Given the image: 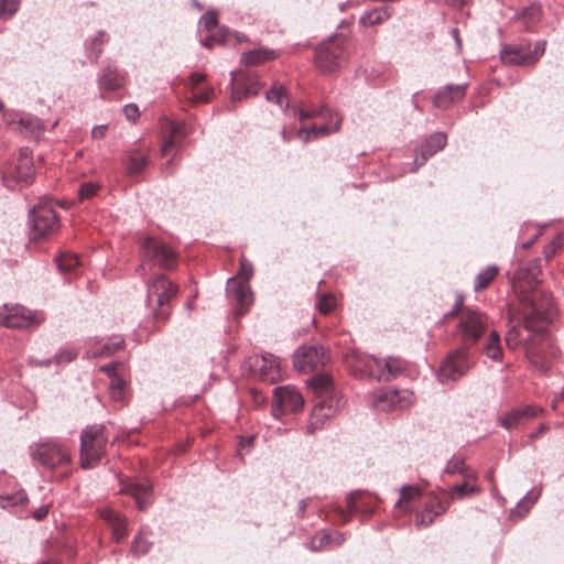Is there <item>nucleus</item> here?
Wrapping results in <instances>:
<instances>
[{"mask_svg": "<svg viewBox=\"0 0 564 564\" xmlns=\"http://www.w3.org/2000/svg\"><path fill=\"white\" fill-rule=\"evenodd\" d=\"M108 41V35L104 31H99L98 34L90 41L86 43V48L88 51V57L93 62H97L98 57L102 52V45Z\"/></svg>", "mask_w": 564, "mask_h": 564, "instance_id": "nucleus-39", "label": "nucleus"}, {"mask_svg": "<svg viewBox=\"0 0 564 564\" xmlns=\"http://www.w3.org/2000/svg\"><path fill=\"white\" fill-rule=\"evenodd\" d=\"M466 468L464 459L459 457H453L447 462L445 473L447 474H460Z\"/></svg>", "mask_w": 564, "mask_h": 564, "instance_id": "nucleus-52", "label": "nucleus"}, {"mask_svg": "<svg viewBox=\"0 0 564 564\" xmlns=\"http://www.w3.org/2000/svg\"><path fill=\"white\" fill-rule=\"evenodd\" d=\"M276 53L273 50L256 48L246 52L241 55V63L246 66H257L269 61H273L276 57Z\"/></svg>", "mask_w": 564, "mask_h": 564, "instance_id": "nucleus-30", "label": "nucleus"}, {"mask_svg": "<svg viewBox=\"0 0 564 564\" xmlns=\"http://www.w3.org/2000/svg\"><path fill=\"white\" fill-rule=\"evenodd\" d=\"M143 251L145 259L154 262L161 268L171 269L176 262V254L174 251L153 238L144 239Z\"/></svg>", "mask_w": 564, "mask_h": 564, "instance_id": "nucleus-15", "label": "nucleus"}, {"mask_svg": "<svg viewBox=\"0 0 564 564\" xmlns=\"http://www.w3.org/2000/svg\"><path fill=\"white\" fill-rule=\"evenodd\" d=\"M56 264L61 272H69L79 264V259L73 253H62L56 259Z\"/></svg>", "mask_w": 564, "mask_h": 564, "instance_id": "nucleus-43", "label": "nucleus"}, {"mask_svg": "<svg viewBox=\"0 0 564 564\" xmlns=\"http://www.w3.org/2000/svg\"><path fill=\"white\" fill-rule=\"evenodd\" d=\"M480 491V487L476 484L462 482L453 486L448 492L453 499H463L466 496L479 494Z\"/></svg>", "mask_w": 564, "mask_h": 564, "instance_id": "nucleus-41", "label": "nucleus"}, {"mask_svg": "<svg viewBox=\"0 0 564 564\" xmlns=\"http://www.w3.org/2000/svg\"><path fill=\"white\" fill-rule=\"evenodd\" d=\"M178 292L177 285L165 275H158L148 284L147 305L158 321H165L171 312L170 302Z\"/></svg>", "mask_w": 564, "mask_h": 564, "instance_id": "nucleus-2", "label": "nucleus"}, {"mask_svg": "<svg viewBox=\"0 0 564 564\" xmlns=\"http://www.w3.org/2000/svg\"><path fill=\"white\" fill-rule=\"evenodd\" d=\"M126 381L119 376L112 377L109 383L110 397L116 401H121L124 398Z\"/></svg>", "mask_w": 564, "mask_h": 564, "instance_id": "nucleus-44", "label": "nucleus"}, {"mask_svg": "<svg viewBox=\"0 0 564 564\" xmlns=\"http://www.w3.org/2000/svg\"><path fill=\"white\" fill-rule=\"evenodd\" d=\"M202 22L207 30H212L217 24V15L214 12H207L202 17Z\"/></svg>", "mask_w": 564, "mask_h": 564, "instance_id": "nucleus-58", "label": "nucleus"}, {"mask_svg": "<svg viewBox=\"0 0 564 564\" xmlns=\"http://www.w3.org/2000/svg\"><path fill=\"white\" fill-rule=\"evenodd\" d=\"M332 541V535L324 532L319 536L314 538L312 543L314 544V550H318L322 549L323 546L330 544Z\"/></svg>", "mask_w": 564, "mask_h": 564, "instance_id": "nucleus-55", "label": "nucleus"}, {"mask_svg": "<svg viewBox=\"0 0 564 564\" xmlns=\"http://www.w3.org/2000/svg\"><path fill=\"white\" fill-rule=\"evenodd\" d=\"M328 357L322 346L311 345L300 347L294 356V368L300 372H311L327 362Z\"/></svg>", "mask_w": 564, "mask_h": 564, "instance_id": "nucleus-12", "label": "nucleus"}, {"mask_svg": "<svg viewBox=\"0 0 564 564\" xmlns=\"http://www.w3.org/2000/svg\"><path fill=\"white\" fill-rule=\"evenodd\" d=\"M106 131H107L106 124L96 126L91 130V135L94 139H102L106 135Z\"/></svg>", "mask_w": 564, "mask_h": 564, "instance_id": "nucleus-63", "label": "nucleus"}, {"mask_svg": "<svg viewBox=\"0 0 564 564\" xmlns=\"http://www.w3.org/2000/svg\"><path fill=\"white\" fill-rule=\"evenodd\" d=\"M0 173L4 185L13 188L15 185H29L35 174L33 159L28 149L20 151L18 158L12 162L4 163Z\"/></svg>", "mask_w": 564, "mask_h": 564, "instance_id": "nucleus-5", "label": "nucleus"}, {"mask_svg": "<svg viewBox=\"0 0 564 564\" xmlns=\"http://www.w3.org/2000/svg\"><path fill=\"white\" fill-rule=\"evenodd\" d=\"M391 15V10L389 8H380V9H373L369 12H366L361 19L360 22L365 25H375L382 23L389 17Z\"/></svg>", "mask_w": 564, "mask_h": 564, "instance_id": "nucleus-40", "label": "nucleus"}, {"mask_svg": "<svg viewBox=\"0 0 564 564\" xmlns=\"http://www.w3.org/2000/svg\"><path fill=\"white\" fill-rule=\"evenodd\" d=\"M98 191V185L89 182L84 183L80 188L78 189V197L79 200L88 199L93 197Z\"/></svg>", "mask_w": 564, "mask_h": 564, "instance_id": "nucleus-53", "label": "nucleus"}, {"mask_svg": "<svg viewBox=\"0 0 564 564\" xmlns=\"http://www.w3.org/2000/svg\"><path fill=\"white\" fill-rule=\"evenodd\" d=\"M535 499H530L529 497H524L517 506V508L520 510L524 508V511L528 512V510L532 507V505L535 502Z\"/></svg>", "mask_w": 564, "mask_h": 564, "instance_id": "nucleus-64", "label": "nucleus"}, {"mask_svg": "<svg viewBox=\"0 0 564 564\" xmlns=\"http://www.w3.org/2000/svg\"><path fill=\"white\" fill-rule=\"evenodd\" d=\"M78 355V351L73 348H64L58 354L55 355L56 364H65L74 360Z\"/></svg>", "mask_w": 564, "mask_h": 564, "instance_id": "nucleus-51", "label": "nucleus"}, {"mask_svg": "<svg viewBox=\"0 0 564 564\" xmlns=\"http://www.w3.org/2000/svg\"><path fill=\"white\" fill-rule=\"evenodd\" d=\"M486 356L495 361H501L503 357L500 336L496 330H492L486 339L484 346Z\"/></svg>", "mask_w": 564, "mask_h": 564, "instance_id": "nucleus-31", "label": "nucleus"}, {"mask_svg": "<svg viewBox=\"0 0 564 564\" xmlns=\"http://www.w3.org/2000/svg\"><path fill=\"white\" fill-rule=\"evenodd\" d=\"M541 411L535 405H523L506 413L505 416L499 419V422L505 429L511 430L522 424L525 420L538 416Z\"/></svg>", "mask_w": 564, "mask_h": 564, "instance_id": "nucleus-19", "label": "nucleus"}, {"mask_svg": "<svg viewBox=\"0 0 564 564\" xmlns=\"http://www.w3.org/2000/svg\"><path fill=\"white\" fill-rule=\"evenodd\" d=\"M463 304H464V297H463V295L458 294L457 297H456V302L454 304V307L445 316L448 317V316H454L455 314H457L462 310Z\"/></svg>", "mask_w": 564, "mask_h": 564, "instance_id": "nucleus-62", "label": "nucleus"}, {"mask_svg": "<svg viewBox=\"0 0 564 564\" xmlns=\"http://www.w3.org/2000/svg\"><path fill=\"white\" fill-rule=\"evenodd\" d=\"M260 378L269 383H274L282 378L281 375V360L271 355L261 356V365L259 366Z\"/></svg>", "mask_w": 564, "mask_h": 564, "instance_id": "nucleus-22", "label": "nucleus"}, {"mask_svg": "<svg viewBox=\"0 0 564 564\" xmlns=\"http://www.w3.org/2000/svg\"><path fill=\"white\" fill-rule=\"evenodd\" d=\"M336 306V299L332 294L323 295L316 304L322 314L330 313Z\"/></svg>", "mask_w": 564, "mask_h": 564, "instance_id": "nucleus-48", "label": "nucleus"}, {"mask_svg": "<svg viewBox=\"0 0 564 564\" xmlns=\"http://www.w3.org/2000/svg\"><path fill=\"white\" fill-rule=\"evenodd\" d=\"M522 327L520 325L519 321H516L513 317L510 316L509 318V328L506 333V344L510 349H516L520 345H524L527 357L530 359V361L536 366H539L538 356L535 355V351L533 347L531 346L529 339L522 337L521 335Z\"/></svg>", "mask_w": 564, "mask_h": 564, "instance_id": "nucleus-17", "label": "nucleus"}, {"mask_svg": "<svg viewBox=\"0 0 564 564\" xmlns=\"http://www.w3.org/2000/svg\"><path fill=\"white\" fill-rule=\"evenodd\" d=\"M253 275V267L250 262H248L245 258L240 260V269H239V276L241 278L240 281H249L250 278Z\"/></svg>", "mask_w": 564, "mask_h": 564, "instance_id": "nucleus-54", "label": "nucleus"}, {"mask_svg": "<svg viewBox=\"0 0 564 564\" xmlns=\"http://www.w3.org/2000/svg\"><path fill=\"white\" fill-rule=\"evenodd\" d=\"M401 498L395 502V506H400L402 501H410L421 495V490L416 486H403L401 488Z\"/></svg>", "mask_w": 564, "mask_h": 564, "instance_id": "nucleus-49", "label": "nucleus"}, {"mask_svg": "<svg viewBox=\"0 0 564 564\" xmlns=\"http://www.w3.org/2000/svg\"><path fill=\"white\" fill-rule=\"evenodd\" d=\"M151 546V542L143 536V531L135 535L131 544V553L134 555L145 554Z\"/></svg>", "mask_w": 564, "mask_h": 564, "instance_id": "nucleus-45", "label": "nucleus"}, {"mask_svg": "<svg viewBox=\"0 0 564 564\" xmlns=\"http://www.w3.org/2000/svg\"><path fill=\"white\" fill-rule=\"evenodd\" d=\"M265 98L270 102H275L279 106H283L284 101L288 106L284 88L282 86L274 85L270 90L267 91Z\"/></svg>", "mask_w": 564, "mask_h": 564, "instance_id": "nucleus-46", "label": "nucleus"}, {"mask_svg": "<svg viewBox=\"0 0 564 564\" xmlns=\"http://www.w3.org/2000/svg\"><path fill=\"white\" fill-rule=\"evenodd\" d=\"M99 516L111 527L116 542H120L127 536V519L119 512L111 509H101Z\"/></svg>", "mask_w": 564, "mask_h": 564, "instance_id": "nucleus-23", "label": "nucleus"}, {"mask_svg": "<svg viewBox=\"0 0 564 564\" xmlns=\"http://www.w3.org/2000/svg\"><path fill=\"white\" fill-rule=\"evenodd\" d=\"M447 142L446 134L443 132H436L430 135L425 142L421 145L422 162L423 164L429 156H432L437 151L442 150Z\"/></svg>", "mask_w": 564, "mask_h": 564, "instance_id": "nucleus-29", "label": "nucleus"}, {"mask_svg": "<svg viewBox=\"0 0 564 564\" xmlns=\"http://www.w3.org/2000/svg\"><path fill=\"white\" fill-rule=\"evenodd\" d=\"M41 321L31 311L15 305L0 307V325L8 328H28L39 325Z\"/></svg>", "mask_w": 564, "mask_h": 564, "instance_id": "nucleus-13", "label": "nucleus"}, {"mask_svg": "<svg viewBox=\"0 0 564 564\" xmlns=\"http://www.w3.org/2000/svg\"><path fill=\"white\" fill-rule=\"evenodd\" d=\"M408 369V362L399 357H389L384 360V381H390Z\"/></svg>", "mask_w": 564, "mask_h": 564, "instance_id": "nucleus-32", "label": "nucleus"}, {"mask_svg": "<svg viewBox=\"0 0 564 564\" xmlns=\"http://www.w3.org/2000/svg\"><path fill=\"white\" fill-rule=\"evenodd\" d=\"M339 399L325 400L322 399L313 408L310 416L308 430L314 432L322 427L325 420L335 415L339 409Z\"/></svg>", "mask_w": 564, "mask_h": 564, "instance_id": "nucleus-18", "label": "nucleus"}, {"mask_svg": "<svg viewBox=\"0 0 564 564\" xmlns=\"http://www.w3.org/2000/svg\"><path fill=\"white\" fill-rule=\"evenodd\" d=\"M488 325L486 315L475 310H466L460 315L457 333L468 348L475 345L485 333Z\"/></svg>", "mask_w": 564, "mask_h": 564, "instance_id": "nucleus-8", "label": "nucleus"}, {"mask_svg": "<svg viewBox=\"0 0 564 564\" xmlns=\"http://www.w3.org/2000/svg\"><path fill=\"white\" fill-rule=\"evenodd\" d=\"M368 368L365 377L377 379L379 381L384 379V360L370 356L368 359Z\"/></svg>", "mask_w": 564, "mask_h": 564, "instance_id": "nucleus-42", "label": "nucleus"}, {"mask_svg": "<svg viewBox=\"0 0 564 564\" xmlns=\"http://www.w3.org/2000/svg\"><path fill=\"white\" fill-rule=\"evenodd\" d=\"M466 349V347L458 349L445 359L438 372L441 382L445 383L449 380H457L467 372L470 362Z\"/></svg>", "mask_w": 564, "mask_h": 564, "instance_id": "nucleus-14", "label": "nucleus"}, {"mask_svg": "<svg viewBox=\"0 0 564 564\" xmlns=\"http://www.w3.org/2000/svg\"><path fill=\"white\" fill-rule=\"evenodd\" d=\"M520 302L531 310V312L525 313L523 325V328L529 333L541 332V324L551 322L555 315V304L551 294L538 290L529 293V299Z\"/></svg>", "mask_w": 564, "mask_h": 564, "instance_id": "nucleus-3", "label": "nucleus"}, {"mask_svg": "<svg viewBox=\"0 0 564 564\" xmlns=\"http://www.w3.org/2000/svg\"><path fill=\"white\" fill-rule=\"evenodd\" d=\"M213 89L207 85L198 86V88L192 89V97L196 101L206 102L210 99Z\"/></svg>", "mask_w": 564, "mask_h": 564, "instance_id": "nucleus-50", "label": "nucleus"}, {"mask_svg": "<svg viewBox=\"0 0 564 564\" xmlns=\"http://www.w3.org/2000/svg\"><path fill=\"white\" fill-rule=\"evenodd\" d=\"M58 219L54 207L45 202L39 203L30 213V235L32 240L44 239L58 229Z\"/></svg>", "mask_w": 564, "mask_h": 564, "instance_id": "nucleus-6", "label": "nucleus"}, {"mask_svg": "<svg viewBox=\"0 0 564 564\" xmlns=\"http://www.w3.org/2000/svg\"><path fill=\"white\" fill-rule=\"evenodd\" d=\"M124 76L116 68L108 65L99 77V87L101 89L116 90L122 87Z\"/></svg>", "mask_w": 564, "mask_h": 564, "instance_id": "nucleus-28", "label": "nucleus"}, {"mask_svg": "<svg viewBox=\"0 0 564 564\" xmlns=\"http://www.w3.org/2000/svg\"><path fill=\"white\" fill-rule=\"evenodd\" d=\"M152 487L149 482H131L122 491L130 495L137 502L139 510H144L151 503Z\"/></svg>", "mask_w": 564, "mask_h": 564, "instance_id": "nucleus-25", "label": "nucleus"}, {"mask_svg": "<svg viewBox=\"0 0 564 564\" xmlns=\"http://www.w3.org/2000/svg\"><path fill=\"white\" fill-rule=\"evenodd\" d=\"M540 259H532L518 268L512 278V285L519 301L529 299V293L538 291L541 274Z\"/></svg>", "mask_w": 564, "mask_h": 564, "instance_id": "nucleus-7", "label": "nucleus"}, {"mask_svg": "<svg viewBox=\"0 0 564 564\" xmlns=\"http://www.w3.org/2000/svg\"><path fill=\"white\" fill-rule=\"evenodd\" d=\"M414 402V394L408 389H382L372 395V405L382 412L402 410Z\"/></svg>", "mask_w": 564, "mask_h": 564, "instance_id": "nucleus-10", "label": "nucleus"}, {"mask_svg": "<svg viewBox=\"0 0 564 564\" xmlns=\"http://www.w3.org/2000/svg\"><path fill=\"white\" fill-rule=\"evenodd\" d=\"M19 0H0V18H11L19 8Z\"/></svg>", "mask_w": 564, "mask_h": 564, "instance_id": "nucleus-47", "label": "nucleus"}, {"mask_svg": "<svg viewBox=\"0 0 564 564\" xmlns=\"http://www.w3.org/2000/svg\"><path fill=\"white\" fill-rule=\"evenodd\" d=\"M123 113L128 120L132 121H134L140 116L139 108L134 104L126 105L123 108Z\"/></svg>", "mask_w": 564, "mask_h": 564, "instance_id": "nucleus-57", "label": "nucleus"}, {"mask_svg": "<svg viewBox=\"0 0 564 564\" xmlns=\"http://www.w3.org/2000/svg\"><path fill=\"white\" fill-rule=\"evenodd\" d=\"M232 78V93L231 99L234 101L241 100L243 96L257 95L258 86L251 79H248L249 83H245L241 87L239 86V79L236 77L235 73H231Z\"/></svg>", "mask_w": 564, "mask_h": 564, "instance_id": "nucleus-33", "label": "nucleus"}, {"mask_svg": "<svg viewBox=\"0 0 564 564\" xmlns=\"http://www.w3.org/2000/svg\"><path fill=\"white\" fill-rule=\"evenodd\" d=\"M184 124L172 123L170 135L164 140L161 148L162 155H167L170 151L175 147L176 142L184 138Z\"/></svg>", "mask_w": 564, "mask_h": 564, "instance_id": "nucleus-36", "label": "nucleus"}, {"mask_svg": "<svg viewBox=\"0 0 564 564\" xmlns=\"http://www.w3.org/2000/svg\"><path fill=\"white\" fill-rule=\"evenodd\" d=\"M499 269L497 265H488L482 269L475 278L474 290L476 292L482 291L489 286L492 280L497 276Z\"/></svg>", "mask_w": 564, "mask_h": 564, "instance_id": "nucleus-35", "label": "nucleus"}, {"mask_svg": "<svg viewBox=\"0 0 564 564\" xmlns=\"http://www.w3.org/2000/svg\"><path fill=\"white\" fill-rule=\"evenodd\" d=\"M205 84V75L198 72L192 73L189 76V85L191 88H198V86H202Z\"/></svg>", "mask_w": 564, "mask_h": 564, "instance_id": "nucleus-59", "label": "nucleus"}, {"mask_svg": "<svg viewBox=\"0 0 564 564\" xmlns=\"http://www.w3.org/2000/svg\"><path fill=\"white\" fill-rule=\"evenodd\" d=\"M123 344L124 340L122 337L113 336L105 343H96L95 347L87 351V356L93 358L111 357L123 347Z\"/></svg>", "mask_w": 564, "mask_h": 564, "instance_id": "nucleus-26", "label": "nucleus"}, {"mask_svg": "<svg viewBox=\"0 0 564 564\" xmlns=\"http://www.w3.org/2000/svg\"><path fill=\"white\" fill-rule=\"evenodd\" d=\"M368 359H370L368 355L351 352L347 356V366L354 373L365 377L369 366Z\"/></svg>", "mask_w": 564, "mask_h": 564, "instance_id": "nucleus-37", "label": "nucleus"}, {"mask_svg": "<svg viewBox=\"0 0 564 564\" xmlns=\"http://www.w3.org/2000/svg\"><path fill=\"white\" fill-rule=\"evenodd\" d=\"M531 46H507L501 51V59L503 63L511 65H530L531 63Z\"/></svg>", "mask_w": 564, "mask_h": 564, "instance_id": "nucleus-24", "label": "nucleus"}, {"mask_svg": "<svg viewBox=\"0 0 564 564\" xmlns=\"http://www.w3.org/2000/svg\"><path fill=\"white\" fill-rule=\"evenodd\" d=\"M341 118L338 113L330 115V123L316 126L313 124L310 128H300L296 130L295 126H284L281 130V137L283 141L291 140L292 134L296 131L297 137L303 141L307 142L312 139H316L321 135H327L339 130Z\"/></svg>", "mask_w": 564, "mask_h": 564, "instance_id": "nucleus-11", "label": "nucleus"}, {"mask_svg": "<svg viewBox=\"0 0 564 564\" xmlns=\"http://www.w3.org/2000/svg\"><path fill=\"white\" fill-rule=\"evenodd\" d=\"M274 401L283 412H296L304 405L302 394L293 386L276 387Z\"/></svg>", "mask_w": 564, "mask_h": 564, "instance_id": "nucleus-16", "label": "nucleus"}, {"mask_svg": "<svg viewBox=\"0 0 564 564\" xmlns=\"http://www.w3.org/2000/svg\"><path fill=\"white\" fill-rule=\"evenodd\" d=\"M48 514V506H41L33 512V518L37 521L45 519Z\"/></svg>", "mask_w": 564, "mask_h": 564, "instance_id": "nucleus-61", "label": "nucleus"}, {"mask_svg": "<svg viewBox=\"0 0 564 564\" xmlns=\"http://www.w3.org/2000/svg\"><path fill=\"white\" fill-rule=\"evenodd\" d=\"M310 387L318 397L325 400L337 399L333 395L334 383L333 379L327 373H318L312 377L308 381Z\"/></svg>", "mask_w": 564, "mask_h": 564, "instance_id": "nucleus-27", "label": "nucleus"}, {"mask_svg": "<svg viewBox=\"0 0 564 564\" xmlns=\"http://www.w3.org/2000/svg\"><path fill=\"white\" fill-rule=\"evenodd\" d=\"M148 165V156L139 151H132L128 155V173L135 175L141 173Z\"/></svg>", "mask_w": 564, "mask_h": 564, "instance_id": "nucleus-38", "label": "nucleus"}, {"mask_svg": "<svg viewBox=\"0 0 564 564\" xmlns=\"http://www.w3.org/2000/svg\"><path fill=\"white\" fill-rule=\"evenodd\" d=\"M30 454L33 460L46 468H55L56 466L68 464L70 456L68 451L54 441H46L33 444L30 447Z\"/></svg>", "mask_w": 564, "mask_h": 564, "instance_id": "nucleus-9", "label": "nucleus"}, {"mask_svg": "<svg viewBox=\"0 0 564 564\" xmlns=\"http://www.w3.org/2000/svg\"><path fill=\"white\" fill-rule=\"evenodd\" d=\"M463 482L465 484H476L477 474L469 467H466L462 473Z\"/></svg>", "mask_w": 564, "mask_h": 564, "instance_id": "nucleus-60", "label": "nucleus"}, {"mask_svg": "<svg viewBox=\"0 0 564 564\" xmlns=\"http://www.w3.org/2000/svg\"><path fill=\"white\" fill-rule=\"evenodd\" d=\"M466 84L445 86L433 97V105L441 109L448 108L453 102L464 98L466 94Z\"/></svg>", "mask_w": 564, "mask_h": 564, "instance_id": "nucleus-20", "label": "nucleus"}, {"mask_svg": "<svg viewBox=\"0 0 564 564\" xmlns=\"http://www.w3.org/2000/svg\"><path fill=\"white\" fill-rule=\"evenodd\" d=\"M348 41L334 36L324 41L315 50V65L323 73H333L347 62Z\"/></svg>", "mask_w": 564, "mask_h": 564, "instance_id": "nucleus-4", "label": "nucleus"}, {"mask_svg": "<svg viewBox=\"0 0 564 564\" xmlns=\"http://www.w3.org/2000/svg\"><path fill=\"white\" fill-rule=\"evenodd\" d=\"M108 435L102 424L87 426L80 435V466L84 469L97 466L106 453Z\"/></svg>", "mask_w": 564, "mask_h": 564, "instance_id": "nucleus-1", "label": "nucleus"}, {"mask_svg": "<svg viewBox=\"0 0 564 564\" xmlns=\"http://www.w3.org/2000/svg\"><path fill=\"white\" fill-rule=\"evenodd\" d=\"M448 508V503L437 502L436 509L432 507L431 509H426L423 512L416 514L415 524L419 528L429 527L433 523L435 517L444 513Z\"/></svg>", "mask_w": 564, "mask_h": 564, "instance_id": "nucleus-34", "label": "nucleus"}, {"mask_svg": "<svg viewBox=\"0 0 564 564\" xmlns=\"http://www.w3.org/2000/svg\"><path fill=\"white\" fill-rule=\"evenodd\" d=\"M545 42H536L534 48H531V63L534 64L544 54Z\"/></svg>", "mask_w": 564, "mask_h": 564, "instance_id": "nucleus-56", "label": "nucleus"}, {"mask_svg": "<svg viewBox=\"0 0 564 564\" xmlns=\"http://www.w3.org/2000/svg\"><path fill=\"white\" fill-rule=\"evenodd\" d=\"M227 293L240 306H249L252 303V292L249 281H239L236 276L228 279Z\"/></svg>", "mask_w": 564, "mask_h": 564, "instance_id": "nucleus-21", "label": "nucleus"}]
</instances>
